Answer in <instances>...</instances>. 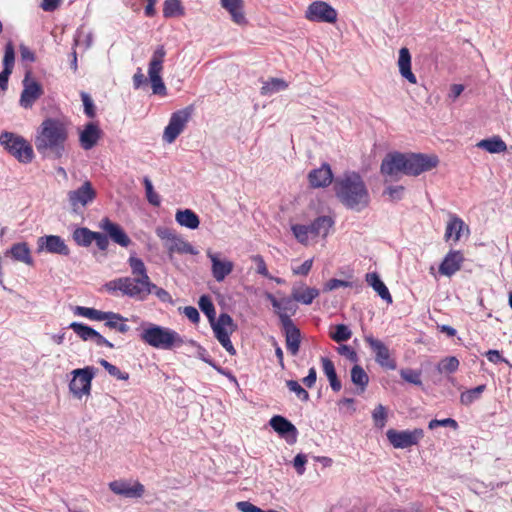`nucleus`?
Segmentation results:
<instances>
[{
	"mask_svg": "<svg viewBox=\"0 0 512 512\" xmlns=\"http://www.w3.org/2000/svg\"><path fill=\"white\" fill-rule=\"evenodd\" d=\"M198 304L201 311L207 316L209 322L216 318L215 307L209 296H201Z\"/></svg>",
	"mask_w": 512,
	"mask_h": 512,
	"instance_id": "nucleus-50",
	"label": "nucleus"
},
{
	"mask_svg": "<svg viewBox=\"0 0 512 512\" xmlns=\"http://www.w3.org/2000/svg\"><path fill=\"white\" fill-rule=\"evenodd\" d=\"M338 200L347 208L360 212L370 204V194L362 176L355 171H346L334 182Z\"/></svg>",
	"mask_w": 512,
	"mask_h": 512,
	"instance_id": "nucleus-3",
	"label": "nucleus"
},
{
	"mask_svg": "<svg viewBox=\"0 0 512 512\" xmlns=\"http://www.w3.org/2000/svg\"><path fill=\"white\" fill-rule=\"evenodd\" d=\"M193 112V106H187L173 112L169 118L168 124L164 128L162 140L167 144L174 143L179 135L186 129Z\"/></svg>",
	"mask_w": 512,
	"mask_h": 512,
	"instance_id": "nucleus-10",
	"label": "nucleus"
},
{
	"mask_svg": "<svg viewBox=\"0 0 512 512\" xmlns=\"http://www.w3.org/2000/svg\"><path fill=\"white\" fill-rule=\"evenodd\" d=\"M73 313L75 316L84 317L92 321H101L104 311L91 307L75 306L73 308Z\"/></svg>",
	"mask_w": 512,
	"mask_h": 512,
	"instance_id": "nucleus-47",
	"label": "nucleus"
},
{
	"mask_svg": "<svg viewBox=\"0 0 512 512\" xmlns=\"http://www.w3.org/2000/svg\"><path fill=\"white\" fill-rule=\"evenodd\" d=\"M291 231L295 239L305 246L309 245L312 240L316 239L310 225L292 224Z\"/></svg>",
	"mask_w": 512,
	"mask_h": 512,
	"instance_id": "nucleus-41",
	"label": "nucleus"
},
{
	"mask_svg": "<svg viewBox=\"0 0 512 512\" xmlns=\"http://www.w3.org/2000/svg\"><path fill=\"white\" fill-rule=\"evenodd\" d=\"M100 228L103 229L109 237L117 244L122 247H128L130 244V238L120 225L112 222L109 218H104L100 222Z\"/></svg>",
	"mask_w": 512,
	"mask_h": 512,
	"instance_id": "nucleus-28",
	"label": "nucleus"
},
{
	"mask_svg": "<svg viewBox=\"0 0 512 512\" xmlns=\"http://www.w3.org/2000/svg\"><path fill=\"white\" fill-rule=\"evenodd\" d=\"M439 426L450 427L453 430H457L458 429L457 421L452 419V418H445V419H441V420L433 419V420H431L428 423V428L431 429V430H433V429H435L436 427H439Z\"/></svg>",
	"mask_w": 512,
	"mask_h": 512,
	"instance_id": "nucleus-58",
	"label": "nucleus"
},
{
	"mask_svg": "<svg viewBox=\"0 0 512 512\" xmlns=\"http://www.w3.org/2000/svg\"><path fill=\"white\" fill-rule=\"evenodd\" d=\"M337 352L351 362L356 363L358 361V355L356 351L349 345L338 346Z\"/></svg>",
	"mask_w": 512,
	"mask_h": 512,
	"instance_id": "nucleus-62",
	"label": "nucleus"
},
{
	"mask_svg": "<svg viewBox=\"0 0 512 512\" xmlns=\"http://www.w3.org/2000/svg\"><path fill=\"white\" fill-rule=\"evenodd\" d=\"M365 280L369 286H371L374 291L388 304L392 303V296L384 284V282L380 279L379 275L376 272L367 273L365 276Z\"/></svg>",
	"mask_w": 512,
	"mask_h": 512,
	"instance_id": "nucleus-34",
	"label": "nucleus"
},
{
	"mask_svg": "<svg viewBox=\"0 0 512 512\" xmlns=\"http://www.w3.org/2000/svg\"><path fill=\"white\" fill-rule=\"evenodd\" d=\"M464 262L462 252L457 250L449 251L439 266L440 274L451 277L460 270Z\"/></svg>",
	"mask_w": 512,
	"mask_h": 512,
	"instance_id": "nucleus-27",
	"label": "nucleus"
},
{
	"mask_svg": "<svg viewBox=\"0 0 512 512\" xmlns=\"http://www.w3.org/2000/svg\"><path fill=\"white\" fill-rule=\"evenodd\" d=\"M486 390V385H479L475 388L468 389L460 394V402L465 406H469L481 398L482 393Z\"/></svg>",
	"mask_w": 512,
	"mask_h": 512,
	"instance_id": "nucleus-44",
	"label": "nucleus"
},
{
	"mask_svg": "<svg viewBox=\"0 0 512 512\" xmlns=\"http://www.w3.org/2000/svg\"><path fill=\"white\" fill-rule=\"evenodd\" d=\"M70 375L71 379L68 388L72 396L78 400H81L83 397H89L96 369L93 366H86L72 370Z\"/></svg>",
	"mask_w": 512,
	"mask_h": 512,
	"instance_id": "nucleus-7",
	"label": "nucleus"
},
{
	"mask_svg": "<svg viewBox=\"0 0 512 512\" xmlns=\"http://www.w3.org/2000/svg\"><path fill=\"white\" fill-rule=\"evenodd\" d=\"M304 17L309 22L334 24L337 21L338 13L329 3L318 0L307 6Z\"/></svg>",
	"mask_w": 512,
	"mask_h": 512,
	"instance_id": "nucleus-12",
	"label": "nucleus"
},
{
	"mask_svg": "<svg viewBox=\"0 0 512 512\" xmlns=\"http://www.w3.org/2000/svg\"><path fill=\"white\" fill-rule=\"evenodd\" d=\"M335 221L331 216L317 217L311 224V229L316 238H326Z\"/></svg>",
	"mask_w": 512,
	"mask_h": 512,
	"instance_id": "nucleus-37",
	"label": "nucleus"
},
{
	"mask_svg": "<svg viewBox=\"0 0 512 512\" xmlns=\"http://www.w3.org/2000/svg\"><path fill=\"white\" fill-rule=\"evenodd\" d=\"M286 385L288 389L291 392H294L300 400L304 402H307L309 400V393L297 381L288 380L286 382Z\"/></svg>",
	"mask_w": 512,
	"mask_h": 512,
	"instance_id": "nucleus-56",
	"label": "nucleus"
},
{
	"mask_svg": "<svg viewBox=\"0 0 512 512\" xmlns=\"http://www.w3.org/2000/svg\"><path fill=\"white\" fill-rule=\"evenodd\" d=\"M282 327L285 333L287 349L292 355H296L300 347V330L293 322L282 324Z\"/></svg>",
	"mask_w": 512,
	"mask_h": 512,
	"instance_id": "nucleus-33",
	"label": "nucleus"
},
{
	"mask_svg": "<svg viewBox=\"0 0 512 512\" xmlns=\"http://www.w3.org/2000/svg\"><path fill=\"white\" fill-rule=\"evenodd\" d=\"M400 75L407 80L410 84H417V78L412 72L411 68V54L408 48L402 47L399 50V56L397 61Z\"/></svg>",
	"mask_w": 512,
	"mask_h": 512,
	"instance_id": "nucleus-32",
	"label": "nucleus"
},
{
	"mask_svg": "<svg viewBox=\"0 0 512 512\" xmlns=\"http://www.w3.org/2000/svg\"><path fill=\"white\" fill-rule=\"evenodd\" d=\"M319 294L320 292L317 288L309 287L305 283H296L291 290L293 299L304 305L312 304Z\"/></svg>",
	"mask_w": 512,
	"mask_h": 512,
	"instance_id": "nucleus-29",
	"label": "nucleus"
},
{
	"mask_svg": "<svg viewBox=\"0 0 512 512\" xmlns=\"http://www.w3.org/2000/svg\"><path fill=\"white\" fill-rule=\"evenodd\" d=\"M353 283L350 281L340 280V279H330L324 284L323 290L324 291H333L338 288H347L352 287Z\"/></svg>",
	"mask_w": 512,
	"mask_h": 512,
	"instance_id": "nucleus-61",
	"label": "nucleus"
},
{
	"mask_svg": "<svg viewBox=\"0 0 512 512\" xmlns=\"http://www.w3.org/2000/svg\"><path fill=\"white\" fill-rule=\"evenodd\" d=\"M81 99H82L83 106H84V113L89 118H94L96 115L95 105L93 103V100L89 96V94H87L85 92H81Z\"/></svg>",
	"mask_w": 512,
	"mask_h": 512,
	"instance_id": "nucleus-60",
	"label": "nucleus"
},
{
	"mask_svg": "<svg viewBox=\"0 0 512 512\" xmlns=\"http://www.w3.org/2000/svg\"><path fill=\"white\" fill-rule=\"evenodd\" d=\"M251 260L255 263L256 271L258 274H260L266 278H271V275L268 271L265 260L261 255H258V254L253 255V256H251Z\"/></svg>",
	"mask_w": 512,
	"mask_h": 512,
	"instance_id": "nucleus-59",
	"label": "nucleus"
},
{
	"mask_svg": "<svg viewBox=\"0 0 512 512\" xmlns=\"http://www.w3.org/2000/svg\"><path fill=\"white\" fill-rule=\"evenodd\" d=\"M308 181L310 186L313 188L329 186L333 181V173L330 165L323 163L319 168L310 171L308 174Z\"/></svg>",
	"mask_w": 512,
	"mask_h": 512,
	"instance_id": "nucleus-26",
	"label": "nucleus"
},
{
	"mask_svg": "<svg viewBox=\"0 0 512 512\" xmlns=\"http://www.w3.org/2000/svg\"><path fill=\"white\" fill-rule=\"evenodd\" d=\"M157 237L163 242V246L170 258L175 253L197 255V249L185 240L181 235L177 234L173 229L165 226H157L155 229Z\"/></svg>",
	"mask_w": 512,
	"mask_h": 512,
	"instance_id": "nucleus-6",
	"label": "nucleus"
},
{
	"mask_svg": "<svg viewBox=\"0 0 512 512\" xmlns=\"http://www.w3.org/2000/svg\"><path fill=\"white\" fill-rule=\"evenodd\" d=\"M439 164L436 154L425 153H391L381 163V173L394 177L399 173L410 176H418L424 172L431 171Z\"/></svg>",
	"mask_w": 512,
	"mask_h": 512,
	"instance_id": "nucleus-1",
	"label": "nucleus"
},
{
	"mask_svg": "<svg viewBox=\"0 0 512 512\" xmlns=\"http://www.w3.org/2000/svg\"><path fill=\"white\" fill-rule=\"evenodd\" d=\"M6 256H10L14 261L24 263L28 266L34 265L31 249L26 242L14 243L6 252Z\"/></svg>",
	"mask_w": 512,
	"mask_h": 512,
	"instance_id": "nucleus-31",
	"label": "nucleus"
},
{
	"mask_svg": "<svg viewBox=\"0 0 512 512\" xmlns=\"http://www.w3.org/2000/svg\"><path fill=\"white\" fill-rule=\"evenodd\" d=\"M464 233L469 234V227L456 214H449V220L444 234L445 241L449 242L452 240L453 243H457Z\"/></svg>",
	"mask_w": 512,
	"mask_h": 512,
	"instance_id": "nucleus-25",
	"label": "nucleus"
},
{
	"mask_svg": "<svg viewBox=\"0 0 512 512\" xmlns=\"http://www.w3.org/2000/svg\"><path fill=\"white\" fill-rule=\"evenodd\" d=\"M306 463H307V456L305 454L299 453L295 456V458L293 460V466L299 475L304 474Z\"/></svg>",
	"mask_w": 512,
	"mask_h": 512,
	"instance_id": "nucleus-64",
	"label": "nucleus"
},
{
	"mask_svg": "<svg viewBox=\"0 0 512 512\" xmlns=\"http://www.w3.org/2000/svg\"><path fill=\"white\" fill-rule=\"evenodd\" d=\"M313 263H314V258L307 259L300 265H298L296 263V261H293L292 265H291V270H292L293 275L294 276H304V277L307 276L313 267Z\"/></svg>",
	"mask_w": 512,
	"mask_h": 512,
	"instance_id": "nucleus-54",
	"label": "nucleus"
},
{
	"mask_svg": "<svg viewBox=\"0 0 512 512\" xmlns=\"http://www.w3.org/2000/svg\"><path fill=\"white\" fill-rule=\"evenodd\" d=\"M143 182L148 202L153 206H159L161 199L158 193L155 192L152 182L147 177L144 178Z\"/></svg>",
	"mask_w": 512,
	"mask_h": 512,
	"instance_id": "nucleus-55",
	"label": "nucleus"
},
{
	"mask_svg": "<svg viewBox=\"0 0 512 512\" xmlns=\"http://www.w3.org/2000/svg\"><path fill=\"white\" fill-rule=\"evenodd\" d=\"M321 364L323 373L326 375L331 388L338 392L341 390V382L339 381L336 373L334 363L328 357H321Z\"/></svg>",
	"mask_w": 512,
	"mask_h": 512,
	"instance_id": "nucleus-39",
	"label": "nucleus"
},
{
	"mask_svg": "<svg viewBox=\"0 0 512 512\" xmlns=\"http://www.w3.org/2000/svg\"><path fill=\"white\" fill-rule=\"evenodd\" d=\"M101 321L105 322V326L115 329L120 333H127L129 326L126 324L127 319L115 312H104Z\"/></svg>",
	"mask_w": 512,
	"mask_h": 512,
	"instance_id": "nucleus-36",
	"label": "nucleus"
},
{
	"mask_svg": "<svg viewBox=\"0 0 512 512\" xmlns=\"http://www.w3.org/2000/svg\"><path fill=\"white\" fill-rule=\"evenodd\" d=\"M365 342L370 346L375 354L376 362L387 369H396V362L390 357L388 347L381 341L374 338L372 335H367L364 338Z\"/></svg>",
	"mask_w": 512,
	"mask_h": 512,
	"instance_id": "nucleus-21",
	"label": "nucleus"
},
{
	"mask_svg": "<svg viewBox=\"0 0 512 512\" xmlns=\"http://www.w3.org/2000/svg\"><path fill=\"white\" fill-rule=\"evenodd\" d=\"M272 429L277 432L281 437L285 438L288 443H295L297 440L298 431L296 427L285 417L276 415L269 421Z\"/></svg>",
	"mask_w": 512,
	"mask_h": 512,
	"instance_id": "nucleus-24",
	"label": "nucleus"
},
{
	"mask_svg": "<svg viewBox=\"0 0 512 512\" xmlns=\"http://www.w3.org/2000/svg\"><path fill=\"white\" fill-rule=\"evenodd\" d=\"M104 289L111 294L121 292L123 295L138 300H144L145 292L148 291L145 289V285L140 284L137 279L130 277H120L111 280L105 283Z\"/></svg>",
	"mask_w": 512,
	"mask_h": 512,
	"instance_id": "nucleus-11",
	"label": "nucleus"
},
{
	"mask_svg": "<svg viewBox=\"0 0 512 512\" xmlns=\"http://www.w3.org/2000/svg\"><path fill=\"white\" fill-rule=\"evenodd\" d=\"M108 487L115 495L129 499H138L145 494L144 485L137 480L117 479L109 482Z\"/></svg>",
	"mask_w": 512,
	"mask_h": 512,
	"instance_id": "nucleus-15",
	"label": "nucleus"
},
{
	"mask_svg": "<svg viewBox=\"0 0 512 512\" xmlns=\"http://www.w3.org/2000/svg\"><path fill=\"white\" fill-rule=\"evenodd\" d=\"M42 94V86L28 72L23 79V90L19 100L20 106L25 109L32 108Z\"/></svg>",
	"mask_w": 512,
	"mask_h": 512,
	"instance_id": "nucleus-19",
	"label": "nucleus"
},
{
	"mask_svg": "<svg viewBox=\"0 0 512 512\" xmlns=\"http://www.w3.org/2000/svg\"><path fill=\"white\" fill-rule=\"evenodd\" d=\"M69 328L72 329L74 333L83 341H92L99 347L105 346L111 349L114 348V345L104 336H102L98 331L83 323L72 322L70 323Z\"/></svg>",
	"mask_w": 512,
	"mask_h": 512,
	"instance_id": "nucleus-20",
	"label": "nucleus"
},
{
	"mask_svg": "<svg viewBox=\"0 0 512 512\" xmlns=\"http://www.w3.org/2000/svg\"><path fill=\"white\" fill-rule=\"evenodd\" d=\"M100 365L109 373V375L115 377L118 380H128L129 374L121 371L117 366L109 363L105 359L99 360Z\"/></svg>",
	"mask_w": 512,
	"mask_h": 512,
	"instance_id": "nucleus-53",
	"label": "nucleus"
},
{
	"mask_svg": "<svg viewBox=\"0 0 512 512\" xmlns=\"http://www.w3.org/2000/svg\"><path fill=\"white\" fill-rule=\"evenodd\" d=\"M145 289L148 290V291L145 292V298L149 294L153 293L162 302H166V303H171L172 302V297L168 293V291H166L163 288H160V287L156 286L155 284H153L151 282V280L149 281V285L145 286Z\"/></svg>",
	"mask_w": 512,
	"mask_h": 512,
	"instance_id": "nucleus-51",
	"label": "nucleus"
},
{
	"mask_svg": "<svg viewBox=\"0 0 512 512\" xmlns=\"http://www.w3.org/2000/svg\"><path fill=\"white\" fill-rule=\"evenodd\" d=\"M331 339L337 343L347 341L352 336V331L345 324H338L331 328L329 332Z\"/></svg>",
	"mask_w": 512,
	"mask_h": 512,
	"instance_id": "nucleus-46",
	"label": "nucleus"
},
{
	"mask_svg": "<svg viewBox=\"0 0 512 512\" xmlns=\"http://www.w3.org/2000/svg\"><path fill=\"white\" fill-rule=\"evenodd\" d=\"M69 137V121L48 117L42 121L35 135V146L40 154L61 158Z\"/></svg>",
	"mask_w": 512,
	"mask_h": 512,
	"instance_id": "nucleus-2",
	"label": "nucleus"
},
{
	"mask_svg": "<svg viewBox=\"0 0 512 512\" xmlns=\"http://www.w3.org/2000/svg\"><path fill=\"white\" fill-rule=\"evenodd\" d=\"M476 146L492 154L503 153L507 150L506 143L499 136L483 139Z\"/></svg>",
	"mask_w": 512,
	"mask_h": 512,
	"instance_id": "nucleus-40",
	"label": "nucleus"
},
{
	"mask_svg": "<svg viewBox=\"0 0 512 512\" xmlns=\"http://www.w3.org/2000/svg\"><path fill=\"white\" fill-rule=\"evenodd\" d=\"M266 297L280 318L281 324L293 322L291 317L297 312L298 306L292 296L277 299L273 294L268 293Z\"/></svg>",
	"mask_w": 512,
	"mask_h": 512,
	"instance_id": "nucleus-17",
	"label": "nucleus"
},
{
	"mask_svg": "<svg viewBox=\"0 0 512 512\" xmlns=\"http://www.w3.org/2000/svg\"><path fill=\"white\" fill-rule=\"evenodd\" d=\"M288 88V83L281 78H270L263 82L260 93L262 96H271Z\"/></svg>",
	"mask_w": 512,
	"mask_h": 512,
	"instance_id": "nucleus-42",
	"label": "nucleus"
},
{
	"mask_svg": "<svg viewBox=\"0 0 512 512\" xmlns=\"http://www.w3.org/2000/svg\"><path fill=\"white\" fill-rule=\"evenodd\" d=\"M209 323L215 338L219 341L222 347L230 355H235L236 349L234 348L230 337L236 331L237 325L232 317L227 313H221L218 318H215Z\"/></svg>",
	"mask_w": 512,
	"mask_h": 512,
	"instance_id": "nucleus-9",
	"label": "nucleus"
},
{
	"mask_svg": "<svg viewBox=\"0 0 512 512\" xmlns=\"http://www.w3.org/2000/svg\"><path fill=\"white\" fill-rule=\"evenodd\" d=\"M185 13L180 0H165L163 4V16L165 18L181 17Z\"/></svg>",
	"mask_w": 512,
	"mask_h": 512,
	"instance_id": "nucleus-43",
	"label": "nucleus"
},
{
	"mask_svg": "<svg viewBox=\"0 0 512 512\" xmlns=\"http://www.w3.org/2000/svg\"><path fill=\"white\" fill-rule=\"evenodd\" d=\"M94 234L88 228H77L73 232V239L80 246H89L93 242Z\"/></svg>",
	"mask_w": 512,
	"mask_h": 512,
	"instance_id": "nucleus-48",
	"label": "nucleus"
},
{
	"mask_svg": "<svg viewBox=\"0 0 512 512\" xmlns=\"http://www.w3.org/2000/svg\"><path fill=\"white\" fill-rule=\"evenodd\" d=\"M372 419L375 427L379 429L385 427L387 422V410L382 404H379L375 407L372 412Z\"/></svg>",
	"mask_w": 512,
	"mask_h": 512,
	"instance_id": "nucleus-52",
	"label": "nucleus"
},
{
	"mask_svg": "<svg viewBox=\"0 0 512 512\" xmlns=\"http://www.w3.org/2000/svg\"><path fill=\"white\" fill-rule=\"evenodd\" d=\"M400 375L405 381L409 383H412L414 385L422 384L420 371H416L413 369H402L400 371Z\"/></svg>",
	"mask_w": 512,
	"mask_h": 512,
	"instance_id": "nucleus-57",
	"label": "nucleus"
},
{
	"mask_svg": "<svg viewBox=\"0 0 512 512\" xmlns=\"http://www.w3.org/2000/svg\"><path fill=\"white\" fill-rule=\"evenodd\" d=\"M236 507L241 512H278L275 510H262L261 508L255 506L249 501L237 502Z\"/></svg>",
	"mask_w": 512,
	"mask_h": 512,
	"instance_id": "nucleus-63",
	"label": "nucleus"
},
{
	"mask_svg": "<svg viewBox=\"0 0 512 512\" xmlns=\"http://www.w3.org/2000/svg\"><path fill=\"white\" fill-rule=\"evenodd\" d=\"M220 6L229 14L233 23L246 26L248 20L245 14L244 0H219Z\"/></svg>",
	"mask_w": 512,
	"mask_h": 512,
	"instance_id": "nucleus-23",
	"label": "nucleus"
},
{
	"mask_svg": "<svg viewBox=\"0 0 512 512\" xmlns=\"http://www.w3.org/2000/svg\"><path fill=\"white\" fill-rule=\"evenodd\" d=\"M206 256L211 263V274L217 282H223L229 276L233 269L234 263L228 258L222 256L220 252H213L208 249Z\"/></svg>",
	"mask_w": 512,
	"mask_h": 512,
	"instance_id": "nucleus-16",
	"label": "nucleus"
},
{
	"mask_svg": "<svg viewBox=\"0 0 512 512\" xmlns=\"http://www.w3.org/2000/svg\"><path fill=\"white\" fill-rule=\"evenodd\" d=\"M79 144L83 150L94 148L102 137V130L98 123L89 122L78 129Z\"/></svg>",
	"mask_w": 512,
	"mask_h": 512,
	"instance_id": "nucleus-22",
	"label": "nucleus"
},
{
	"mask_svg": "<svg viewBox=\"0 0 512 512\" xmlns=\"http://www.w3.org/2000/svg\"><path fill=\"white\" fill-rule=\"evenodd\" d=\"M15 63V51L12 42L5 45L3 57V71L0 73V88L6 90L8 87V79L11 75Z\"/></svg>",
	"mask_w": 512,
	"mask_h": 512,
	"instance_id": "nucleus-30",
	"label": "nucleus"
},
{
	"mask_svg": "<svg viewBox=\"0 0 512 512\" xmlns=\"http://www.w3.org/2000/svg\"><path fill=\"white\" fill-rule=\"evenodd\" d=\"M386 436L390 444L396 449H406L411 446L417 445L424 437V431L421 428L413 430L398 431L389 429Z\"/></svg>",
	"mask_w": 512,
	"mask_h": 512,
	"instance_id": "nucleus-13",
	"label": "nucleus"
},
{
	"mask_svg": "<svg viewBox=\"0 0 512 512\" xmlns=\"http://www.w3.org/2000/svg\"><path fill=\"white\" fill-rule=\"evenodd\" d=\"M176 222L185 228L195 230L200 225L198 215L191 209H180L175 213Z\"/></svg>",
	"mask_w": 512,
	"mask_h": 512,
	"instance_id": "nucleus-35",
	"label": "nucleus"
},
{
	"mask_svg": "<svg viewBox=\"0 0 512 512\" xmlns=\"http://www.w3.org/2000/svg\"><path fill=\"white\" fill-rule=\"evenodd\" d=\"M140 338L147 345L162 350H173L184 344V339L174 329L150 322L142 324Z\"/></svg>",
	"mask_w": 512,
	"mask_h": 512,
	"instance_id": "nucleus-4",
	"label": "nucleus"
},
{
	"mask_svg": "<svg viewBox=\"0 0 512 512\" xmlns=\"http://www.w3.org/2000/svg\"><path fill=\"white\" fill-rule=\"evenodd\" d=\"M460 362L457 357L449 356L440 360L437 370L440 373H454L458 370Z\"/></svg>",
	"mask_w": 512,
	"mask_h": 512,
	"instance_id": "nucleus-49",
	"label": "nucleus"
},
{
	"mask_svg": "<svg viewBox=\"0 0 512 512\" xmlns=\"http://www.w3.org/2000/svg\"><path fill=\"white\" fill-rule=\"evenodd\" d=\"M0 145L20 163L28 164L34 159L32 145L19 134L8 131L2 132L0 134Z\"/></svg>",
	"mask_w": 512,
	"mask_h": 512,
	"instance_id": "nucleus-5",
	"label": "nucleus"
},
{
	"mask_svg": "<svg viewBox=\"0 0 512 512\" xmlns=\"http://www.w3.org/2000/svg\"><path fill=\"white\" fill-rule=\"evenodd\" d=\"M67 197L72 210L79 212L95 200L96 190L90 181H85L79 188L69 191Z\"/></svg>",
	"mask_w": 512,
	"mask_h": 512,
	"instance_id": "nucleus-14",
	"label": "nucleus"
},
{
	"mask_svg": "<svg viewBox=\"0 0 512 512\" xmlns=\"http://www.w3.org/2000/svg\"><path fill=\"white\" fill-rule=\"evenodd\" d=\"M128 263L130 265L132 274L137 276L136 279L138 282L145 286L149 285L150 278L147 274L144 262L140 258L132 255L129 257Z\"/></svg>",
	"mask_w": 512,
	"mask_h": 512,
	"instance_id": "nucleus-38",
	"label": "nucleus"
},
{
	"mask_svg": "<svg viewBox=\"0 0 512 512\" xmlns=\"http://www.w3.org/2000/svg\"><path fill=\"white\" fill-rule=\"evenodd\" d=\"M165 57L166 50L163 45H159L153 51L148 64V77L151 83L152 92L153 94L162 97L167 95V89L161 76Z\"/></svg>",
	"mask_w": 512,
	"mask_h": 512,
	"instance_id": "nucleus-8",
	"label": "nucleus"
},
{
	"mask_svg": "<svg viewBox=\"0 0 512 512\" xmlns=\"http://www.w3.org/2000/svg\"><path fill=\"white\" fill-rule=\"evenodd\" d=\"M37 252L68 256L70 249L62 237L58 235H44L37 239Z\"/></svg>",
	"mask_w": 512,
	"mask_h": 512,
	"instance_id": "nucleus-18",
	"label": "nucleus"
},
{
	"mask_svg": "<svg viewBox=\"0 0 512 512\" xmlns=\"http://www.w3.org/2000/svg\"><path fill=\"white\" fill-rule=\"evenodd\" d=\"M351 381L363 392L368 385L369 377L361 366L355 365L351 369Z\"/></svg>",
	"mask_w": 512,
	"mask_h": 512,
	"instance_id": "nucleus-45",
	"label": "nucleus"
}]
</instances>
